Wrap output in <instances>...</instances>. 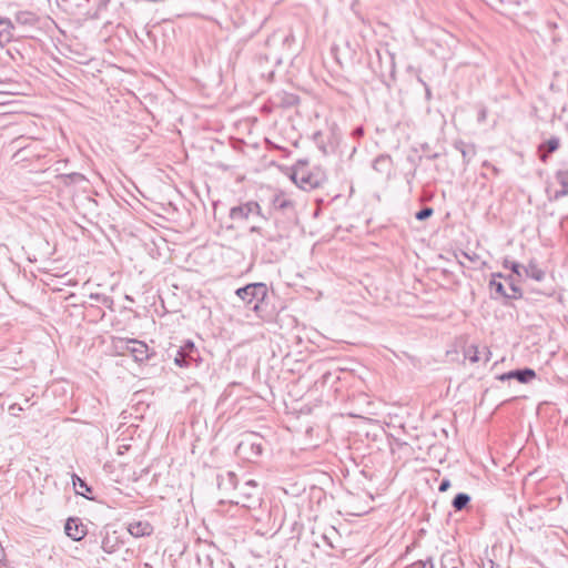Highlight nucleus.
I'll use <instances>...</instances> for the list:
<instances>
[{"mask_svg": "<svg viewBox=\"0 0 568 568\" xmlns=\"http://www.w3.org/2000/svg\"><path fill=\"white\" fill-rule=\"evenodd\" d=\"M237 297L243 303L254 311L258 316L262 307V303L265 301L268 294L267 285L265 283H250L235 291Z\"/></svg>", "mask_w": 568, "mask_h": 568, "instance_id": "obj_1", "label": "nucleus"}, {"mask_svg": "<svg viewBox=\"0 0 568 568\" xmlns=\"http://www.w3.org/2000/svg\"><path fill=\"white\" fill-rule=\"evenodd\" d=\"M307 165V161H298L295 170L293 172L294 182L303 190H313L322 186L327 178L325 173L316 169L315 171H306L305 166Z\"/></svg>", "mask_w": 568, "mask_h": 568, "instance_id": "obj_2", "label": "nucleus"}, {"mask_svg": "<svg viewBox=\"0 0 568 568\" xmlns=\"http://www.w3.org/2000/svg\"><path fill=\"white\" fill-rule=\"evenodd\" d=\"M113 347L119 355H124L129 353L132 355L135 362H144L149 359V346L138 339L133 338H123V337H113L112 339Z\"/></svg>", "mask_w": 568, "mask_h": 568, "instance_id": "obj_3", "label": "nucleus"}, {"mask_svg": "<svg viewBox=\"0 0 568 568\" xmlns=\"http://www.w3.org/2000/svg\"><path fill=\"white\" fill-rule=\"evenodd\" d=\"M235 504L241 505L245 508H255L257 505H260L261 497L258 491V485L255 480L250 479L246 480L243 485H241L237 488V496H236Z\"/></svg>", "mask_w": 568, "mask_h": 568, "instance_id": "obj_4", "label": "nucleus"}, {"mask_svg": "<svg viewBox=\"0 0 568 568\" xmlns=\"http://www.w3.org/2000/svg\"><path fill=\"white\" fill-rule=\"evenodd\" d=\"M200 354L192 341H185L182 346L176 349L174 363L180 367L197 366Z\"/></svg>", "mask_w": 568, "mask_h": 568, "instance_id": "obj_5", "label": "nucleus"}, {"mask_svg": "<svg viewBox=\"0 0 568 568\" xmlns=\"http://www.w3.org/2000/svg\"><path fill=\"white\" fill-rule=\"evenodd\" d=\"M251 215L260 216L265 221L268 220V216L262 212L260 204L255 201L245 202L230 210V219L233 221H244Z\"/></svg>", "mask_w": 568, "mask_h": 568, "instance_id": "obj_6", "label": "nucleus"}, {"mask_svg": "<svg viewBox=\"0 0 568 568\" xmlns=\"http://www.w3.org/2000/svg\"><path fill=\"white\" fill-rule=\"evenodd\" d=\"M237 450L247 454V458L260 457L264 450L263 438L256 434H250L237 445Z\"/></svg>", "mask_w": 568, "mask_h": 568, "instance_id": "obj_7", "label": "nucleus"}, {"mask_svg": "<svg viewBox=\"0 0 568 568\" xmlns=\"http://www.w3.org/2000/svg\"><path fill=\"white\" fill-rule=\"evenodd\" d=\"M272 206L277 213L286 215L288 220H296V212L292 200L283 194H277L272 200Z\"/></svg>", "mask_w": 568, "mask_h": 568, "instance_id": "obj_8", "label": "nucleus"}, {"mask_svg": "<svg viewBox=\"0 0 568 568\" xmlns=\"http://www.w3.org/2000/svg\"><path fill=\"white\" fill-rule=\"evenodd\" d=\"M64 531L68 537L74 541L83 539L88 532L85 525L78 517H70L64 525Z\"/></svg>", "mask_w": 568, "mask_h": 568, "instance_id": "obj_9", "label": "nucleus"}, {"mask_svg": "<svg viewBox=\"0 0 568 568\" xmlns=\"http://www.w3.org/2000/svg\"><path fill=\"white\" fill-rule=\"evenodd\" d=\"M536 377V372L531 368L513 369L498 376L500 381L516 379L519 383L526 384Z\"/></svg>", "mask_w": 568, "mask_h": 568, "instance_id": "obj_10", "label": "nucleus"}, {"mask_svg": "<svg viewBox=\"0 0 568 568\" xmlns=\"http://www.w3.org/2000/svg\"><path fill=\"white\" fill-rule=\"evenodd\" d=\"M128 531L135 538L151 536L154 531L153 526L146 520H138L128 525Z\"/></svg>", "mask_w": 568, "mask_h": 568, "instance_id": "obj_11", "label": "nucleus"}, {"mask_svg": "<svg viewBox=\"0 0 568 568\" xmlns=\"http://www.w3.org/2000/svg\"><path fill=\"white\" fill-rule=\"evenodd\" d=\"M250 233H257L270 242H281L283 239L287 237V227H282L278 231L270 232L258 225H252L250 227Z\"/></svg>", "mask_w": 568, "mask_h": 568, "instance_id": "obj_12", "label": "nucleus"}, {"mask_svg": "<svg viewBox=\"0 0 568 568\" xmlns=\"http://www.w3.org/2000/svg\"><path fill=\"white\" fill-rule=\"evenodd\" d=\"M560 146V139L551 136L538 146L539 160L544 163L548 161L549 154L556 152Z\"/></svg>", "mask_w": 568, "mask_h": 568, "instance_id": "obj_13", "label": "nucleus"}, {"mask_svg": "<svg viewBox=\"0 0 568 568\" xmlns=\"http://www.w3.org/2000/svg\"><path fill=\"white\" fill-rule=\"evenodd\" d=\"M123 545V541L120 539V537L116 535V531H113L112 534L106 532L105 536L102 539L101 548L106 554H114L120 549V547Z\"/></svg>", "mask_w": 568, "mask_h": 568, "instance_id": "obj_14", "label": "nucleus"}, {"mask_svg": "<svg viewBox=\"0 0 568 568\" xmlns=\"http://www.w3.org/2000/svg\"><path fill=\"white\" fill-rule=\"evenodd\" d=\"M16 26L9 19L0 20V48L10 42L14 37Z\"/></svg>", "mask_w": 568, "mask_h": 568, "instance_id": "obj_15", "label": "nucleus"}, {"mask_svg": "<svg viewBox=\"0 0 568 568\" xmlns=\"http://www.w3.org/2000/svg\"><path fill=\"white\" fill-rule=\"evenodd\" d=\"M217 486L222 490L236 489L239 486L237 476L233 471H226L225 474L217 476Z\"/></svg>", "mask_w": 568, "mask_h": 568, "instance_id": "obj_16", "label": "nucleus"}, {"mask_svg": "<svg viewBox=\"0 0 568 568\" xmlns=\"http://www.w3.org/2000/svg\"><path fill=\"white\" fill-rule=\"evenodd\" d=\"M497 278H505L501 273L493 274V278L489 282L490 294L493 298L507 297L508 293L505 290L504 284Z\"/></svg>", "mask_w": 568, "mask_h": 568, "instance_id": "obj_17", "label": "nucleus"}, {"mask_svg": "<svg viewBox=\"0 0 568 568\" xmlns=\"http://www.w3.org/2000/svg\"><path fill=\"white\" fill-rule=\"evenodd\" d=\"M72 484L77 495L83 496L89 500H95V497L88 495V493L92 491V488L87 484L84 479L79 477L77 474L72 475Z\"/></svg>", "mask_w": 568, "mask_h": 568, "instance_id": "obj_18", "label": "nucleus"}, {"mask_svg": "<svg viewBox=\"0 0 568 568\" xmlns=\"http://www.w3.org/2000/svg\"><path fill=\"white\" fill-rule=\"evenodd\" d=\"M454 148L462 153L463 161L468 164L476 154V148L474 144L466 143L462 140L454 143Z\"/></svg>", "mask_w": 568, "mask_h": 568, "instance_id": "obj_19", "label": "nucleus"}, {"mask_svg": "<svg viewBox=\"0 0 568 568\" xmlns=\"http://www.w3.org/2000/svg\"><path fill=\"white\" fill-rule=\"evenodd\" d=\"M313 141L323 154H328L334 150L332 142H326L323 132L317 131L313 134Z\"/></svg>", "mask_w": 568, "mask_h": 568, "instance_id": "obj_20", "label": "nucleus"}, {"mask_svg": "<svg viewBox=\"0 0 568 568\" xmlns=\"http://www.w3.org/2000/svg\"><path fill=\"white\" fill-rule=\"evenodd\" d=\"M524 272L528 277L537 282L542 281L546 275L545 272L534 262H530L527 266H524Z\"/></svg>", "mask_w": 568, "mask_h": 568, "instance_id": "obj_21", "label": "nucleus"}, {"mask_svg": "<svg viewBox=\"0 0 568 568\" xmlns=\"http://www.w3.org/2000/svg\"><path fill=\"white\" fill-rule=\"evenodd\" d=\"M469 503H470V496L468 494L458 493L454 497V499L452 501V506L455 509V511H459V510L465 509Z\"/></svg>", "mask_w": 568, "mask_h": 568, "instance_id": "obj_22", "label": "nucleus"}, {"mask_svg": "<svg viewBox=\"0 0 568 568\" xmlns=\"http://www.w3.org/2000/svg\"><path fill=\"white\" fill-rule=\"evenodd\" d=\"M16 23L21 26H33L37 22V18L33 13L28 11H20L16 14Z\"/></svg>", "mask_w": 568, "mask_h": 568, "instance_id": "obj_23", "label": "nucleus"}, {"mask_svg": "<svg viewBox=\"0 0 568 568\" xmlns=\"http://www.w3.org/2000/svg\"><path fill=\"white\" fill-rule=\"evenodd\" d=\"M392 158L389 155H378L373 162V169L377 172H385L389 169Z\"/></svg>", "mask_w": 568, "mask_h": 568, "instance_id": "obj_24", "label": "nucleus"}, {"mask_svg": "<svg viewBox=\"0 0 568 568\" xmlns=\"http://www.w3.org/2000/svg\"><path fill=\"white\" fill-rule=\"evenodd\" d=\"M61 179H62L64 185L78 184L80 182L85 181V176L78 172H73L70 174H63V175H61Z\"/></svg>", "mask_w": 568, "mask_h": 568, "instance_id": "obj_25", "label": "nucleus"}, {"mask_svg": "<svg viewBox=\"0 0 568 568\" xmlns=\"http://www.w3.org/2000/svg\"><path fill=\"white\" fill-rule=\"evenodd\" d=\"M90 298L94 300L98 303H101L103 306L113 310V298L111 296L100 294V293H92L90 294Z\"/></svg>", "mask_w": 568, "mask_h": 568, "instance_id": "obj_26", "label": "nucleus"}, {"mask_svg": "<svg viewBox=\"0 0 568 568\" xmlns=\"http://www.w3.org/2000/svg\"><path fill=\"white\" fill-rule=\"evenodd\" d=\"M555 178L561 187L568 189V163L556 172Z\"/></svg>", "mask_w": 568, "mask_h": 568, "instance_id": "obj_27", "label": "nucleus"}, {"mask_svg": "<svg viewBox=\"0 0 568 568\" xmlns=\"http://www.w3.org/2000/svg\"><path fill=\"white\" fill-rule=\"evenodd\" d=\"M294 222H295V220H288L286 216H285V220H283L280 215H276L274 217L275 231H278L282 227H287V236H288Z\"/></svg>", "mask_w": 568, "mask_h": 568, "instance_id": "obj_28", "label": "nucleus"}, {"mask_svg": "<svg viewBox=\"0 0 568 568\" xmlns=\"http://www.w3.org/2000/svg\"><path fill=\"white\" fill-rule=\"evenodd\" d=\"M505 280L508 282L509 288L511 291L510 294L508 293V296L506 298H509V300L520 298L523 295L521 290L514 283L513 276L509 275V276L505 277Z\"/></svg>", "mask_w": 568, "mask_h": 568, "instance_id": "obj_29", "label": "nucleus"}, {"mask_svg": "<svg viewBox=\"0 0 568 568\" xmlns=\"http://www.w3.org/2000/svg\"><path fill=\"white\" fill-rule=\"evenodd\" d=\"M503 265L505 268H509L514 274L518 276L521 275L520 271H524V266L521 264H519L518 262L509 261L507 258L504 260Z\"/></svg>", "mask_w": 568, "mask_h": 568, "instance_id": "obj_30", "label": "nucleus"}, {"mask_svg": "<svg viewBox=\"0 0 568 568\" xmlns=\"http://www.w3.org/2000/svg\"><path fill=\"white\" fill-rule=\"evenodd\" d=\"M434 214V210L430 206H424L415 213V217L418 221H425Z\"/></svg>", "mask_w": 568, "mask_h": 568, "instance_id": "obj_31", "label": "nucleus"}, {"mask_svg": "<svg viewBox=\"0 0 568 568\" xmlns=\"http://www.w3.org/2000/svg\"><path fill=\"white\" fill-rule=\"evenodd\" d=\"M465 356L471 362V363H477L479 362L480 357H479V351L476 346H470L467 351H466V354Z\"/></svg>", "mask_w": 568, "mask_h": 568, "instance_id": "obj_32", "label": "nucleus"}, {"mask_svg": "<svg viewBox=\"0 0 568 568\" xmlns=\"http://www.w3.org/2000/svg\"><path fill=\"white\" fill-rule=\"evenodd\" d=\"M406 568H434L432 560H418L407 566Z\"/></svg>", "mask_w": 568, "mask_h": 568, "instance_id": "obj_33", "label": "nucleus"}, {"mask_svg": "<svg viewBox=\"0 0 568 568\" xmlns=\"http://www.w3.org/2000/svg\"><path fill=\"white\" fill-rule=\"evenodd\" d=\"M450 487V480L449 479H443L439 483L438 490L444 493Z\"/></svg>", "mask_w": 568, "mask_h": 568, "instance_id": "obj_34", "label": "nucleus"}, {"mask_svg": "<svg viewBox=\"0 0 568 568\" xmlns=\"http://www.w3.org/2000/svg\"><path fill=\"white\" fill-rule=\"evenodd\" d=\"M9 410L10 413L13 415V416H18L19 412L22 410V407L18 404H12L10 407H9Z\"/></svg>", "mask_w": 568, "mask_h": 568, "instance_id": "obj_35", "label": "nucleus"}, {"mask_svg": "<svg viewBox=\"0 0 568 568\" xmlns=\"http://www.w3.org/2000/svg\"><path fill=\"white\" fill-rule=\"evenodd\" d=\"M567 195H568V189L562 187L561 190L556 191L555 200H558V199H560L562 196H567Z\"/></svg>", "mask_w": 568, "mask_h": 568, "instance_id": "obj_36", "label": "nucleus"}, {"mask_svg": "<svg viewBox=\"0 0 568 568\" xmlns=\"http://www.w3.org/2000/svg\"><path fill=\"white\" fill-rule=\"evenodd\" d=\"M483 166H486V168L491 169V171H493V173H494L495 175H498V174H499V169H498V168H496L495 165H493L491 163H489L488 161H485V162L483 163Z\"/></svg>", "mask_w": 568, "mask_h": 568, "instance_id": "obj_37", "label": "nucleus"}, {"mask_svg": "<svg viewBox=\"0 0 568 568\" xmlns=\"http://www.w3.org/2000/svg\"><path fill=\"white\" fill-rule=\"evenodd\" d=\"M353 135H354L355 138H361V136H363V135H364V128H363V126H357V128H355V129H354V131H353Z\"/></svg>", "mask_w": 568, "mask_h": 568, "instance_id": "obj_38", "label": "nucleus"}, {"mask_svg": "<svg viewBox=\"0 0 568 568\" xmlns=\"http://www.w3.org/2000/svg\"><path fill=\"white\" fill-rule=\"evenodd\" d=\"M62 2L67 3V4H73L75 7H81V0H61Z\"/></svg>", "mask_w": 568, "mask_h": 568, "instance_id": "obj_39", "label": "nucleus"}, {"mask_svg": "<svg viewBox=\"0 0 568 568\" xmlns=\"http://www.w3.org/2000/svg\"><path fill=\"white\" fill-rule=\"evenodd\" d=\"M110 0H99V3H98V8L101 10V9H106L108 4H109Z\"/></svg>", "mask_w": 568, "mask_h": 568, "instance_id": "obj_40", "label": "nucleus"}, {"mask_svg": "<svg viewBox=\"0 0 568 568\" xmlns=\"http://www.w3.org/2000/svg\"><path fill=\"white\" fill-rule=\"evenodd\" d=\"M425 93H426V99L427 100H430L432 98V92H430V89L425 84Z\"/></svg>", "mask_w": 568, "mask_h": 568, "instance_id": "obj_41", "label": "nucleus"}, {"mask_svg": "<svg viewBox=\"0 0 568 568\" xmlns=\"http://www.w3.org/2000/svg\"><path fill=\"white\" fill-rule=\"evenodd\" d=\"M464 255L469 258L470 261H475V257H473V255H468L467 253H464Z\"/></svg>", "mask_w": 568, "mask_h": 568, "instance_id": "obj_42", "label": "nucleus"}, {"mask_svg": "<svg viewBox=\"0 0 568 568\" xmlns=\"http://www.w3.org/2000/svg\"><path fill=\"white\" fill-rule=\"evenodd\" d=\"M398 445H406V442L399 443L398 439H396Z\"/></svg>", "mask_w": 568, "mask_h": 568, "instance_id": "obj_43", "label": "nucleus"}]
</instances>
